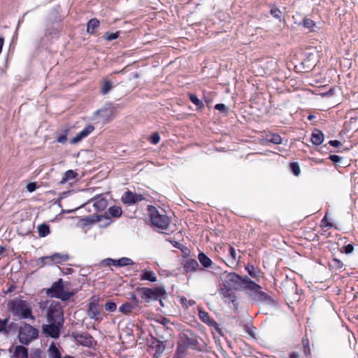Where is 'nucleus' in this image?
I'll use <instances>...</instances> for the list:
<instances>
[{
    "label": "nucleus",
    "instance_id": "obj_4",
    "mask_svg": "<svg viewBox=\"0 0 358 358\" xmlns=\"http://www.w3.org/2000/svg\"><path fill=\"white\" fill-rule=\"evenodd\" d=\"M148 210L152 226L160 230H166L169 228L171 220L166 215L160 213L157 209L152 206H148Z\"/></svg>",
    "mask_w": 358,
    "mask_h": 358
},
{
    "label": "nucleus",
    "instance_id": "obj_2",
    "mask_svg": "<svg viewBox=\"0 0 358 358\" xmlns=\"http://www.w3.org/2000/svg\"><path fill=\"white\" fill-rule=\"evenodd\" d=\"M222 279L225 288L248 290L249 288L257 287L255 285V282L249 278H243L235 273H225L223 274Z\"/></svg>",
    "mask_w": 358,
    "mask_h": 358
},
{
    "label": "nucleus",
    "instance_id": "obj_58",
    "mask_svg": "<svg viewBox=\"0 0 358 358\" xmlns=\"http://www.w3.org/2000/svg\"><path fill=\"white\" fill-rule=\"evenodd\" d=\"M334 262H336V266H337L338 267H340V268H341V267H342V266H343V264H342V262H340L339 260H338V259H334Z\"/></svg>",
    "mask_w": 358,
    "mask_h": 358
},
{
    "label": "nucleus",
    "instance_id": "obj_40",
    "mask_svg": "<svg viewBox=\"0 0 358 358\" xmlns=\"http://www.w3.org/2000/svg\"><path fill=\"white\" fill-rule=\"evenodd\" d=\"M186 344L192 348H196L198 345V341L195 337L187 338Z\"/></svg>",
    "mask_w": 358,
    "mask_h": 358
},
{
    "label": "nucleus",
    "instance_id": "obj_26",
    "mask_svg": "<svg viewBox=\"0 0 358 358\" xmlns=\"http://www.w3.org/2000/svg\"><path fill=\"white\" fill-rule=\"evenodd\" d=\"M188 96L191 102L196 106L197 110H201L204 108L203 103L197 97L196 94L190 93L188 94Z\"/></svg>",
    "mask_w": 358,
    "mask_h": 358
},
{
    "label": "nucleus",
    "instance_id": "obj_1",
    "mask_svg": "<svg viewBox=\"0 0 358 358\" xmlns=\"http://www.w3.org/2000/svg\"><path fill=\"white\" fill-rule=\"evenodd\" d=\"M7 308L13 315L20 319L35 320L29 303L23 300L22 296L9 300L7 303Z\"/></svg>",
    "mask_w": 358,
    "mask_h": 358
},
{
    "label": "nucleus",
    "instance_id": "obj_12",
    "mask_svg": "<svg viewBox=\"0 0 358 358\" xmlns=\"http://www.w3.org/2000/svg\"><path fill=\"white\" fill-rule=\"evenodd\" d=\"M75 338L83 345L87 347L92 345L93 338L87 333L77 334Z\"/></svg>",
    "mask_w": 358,
    "mask_h": 358
},
{
    "label": "nucleus",
    "instance_id": "obj_31",
    "mask_svg": "<svg viewBox=\"0 0 358 358\" xmlns=\"http://www.w3.org/2000/svg\"><path fill=\"white\" fill-rule=\"evenodd\" d=\"M108 212L111 216L115 217H120L122 213V208L120 207L116 206L110 207L108 209Z\"/></svg>",
    "mask_w": 358,
    "mask_h": 358
},
{
    "label": "nucleus",
    "instance_id": "obj_33",
    "mask_svg": "<svg viewBox=\"0 0 358 358\" xmlns=\"http://www.w3.org/2000/svg\"><path fill=\"white\" fill-rule=\"evenodd\" d=\"M246 270L248 271L249 275L254 278H257L259 271H258L252 265H248L246 266Z\"/></svg>",
    "mask_w": 358,
    "mask_h": 358
},
{
    "label": "nucleus",
    "instance_id": "obj_13",
    "mask_svg": "<svg viewBox=\"0 0 358 358\" xmlns=\"http://www.w3.org/2000/svg\"><path fill=\"white\" fill-rule=\"evenodd\" d=\"M87 315L91 319L94 320H99L100 311L99 306L96 303L91 302L88 306Z\"/></svg>",
    "mask_w": 358,
    "mask_h": 358
},
{
    "label": "nucleus",
    "instance_id": "obj_39",
    "mask_svg": "<svg viewBox=\"0 0 358 358\" xmlns=\"http://www.w3.org/2000/svg\"><path fill=\"white\" fill-rule=\"evenodd\" d=\"M119 259H120V267L134 264L133 260L129 258L122 257Z\"/></svg>",
    "mask_w": 358,
    "mask_h": 358
},
{
    "label": "nucleus",
    "instance_id": "obj_36",
    "mask_svg": "<svg viewBox=\"0 0 358 358\" xmlns=\"http://www.w3.org/2000/svg\"><path fill=\"white\" fill-rule=\"evenodd\" d=\"M215 110H217L222 113H223L224 114H225L226 115L229 113V108L224 103H217L215 106Z\"/></svg>",
    "mask_w": 358,
    "mask_h": 358
},
{
    "label": "nucleus",
    "instance_id": "obj_20",
    "mask_svg": "<svg viewBox=\"0 0 358 358\" xmlns=\"http://www.w3.org/2000/svg\"><path fill=\"white\" fill-rule=\"evenodd\" d=\"M48 358H62V355L55 343H52L48 350Z\"/></svg>",
    "mask_w": 358,
    "mask_h": 358
},
{
    "label": "nucleus",
    "instance_id": "obj_15",
    "mask_svg": "<svg viewBox=\"0 0 358 358\" xmlns=\"http://www.w3.org/2000/svg\"><path fill=\"white\" fill-rule=\"evenodd\" d=\"M324 141V134L323 133L317 129H315L311 134V142L313 144L315 145H321Z\"/></svg>",
    "mask_w": 358,
    "mask_h": 358
},
{
    "label": "nucleus",
    "instance_id": "obj_44",
    "mask_svg": "<svg viewBox=\"0 0 358 358\" xmlns=\"http://www.w3.org/2000/svg\"><path fill=\"white\" fill-rule=\"evenodd\" d=\"M38 187L36 182H29L26 186L27 191L29 192H33Z\"/></svg>",
    "mask_w": 358,
    "mask_h": 358
},
{
    "label": "nucleus",
    "instance_id": "obj_55",
    "mask_svg": "<svg viewBox=\"0 0 358 358\" xmlns=\"http://www.w3.org/2000/svg\"><path fill=\"white\" fill-rule=\"evenodd\" d=\"M112 261H113V259H110V258H108V259H106L103 261V264L106 266H110L112 264Z\"/></svg>",
    "mask_w": 358,
    "mask_h": 358
},
{
    "label": "nucleus",
    "instance_id": "obj_34",
    "mask_svg": "<svg viewBox=\"0 0 358 358\" xmlns=\"http://www.w3.org/2000/svg\"><path fill=\"white\" fill-rule=\"evenodd\" d=\"M120 31H116L115 33L106 32L104 34L103 38H105V40H106L108 41H110L112 40L117 38L120 36Z\"/></svg>",
    "mask_w": 358,
    "mask_h": 358
},
{
    "label": "nucleus",
    "instance_id": "obj_21",
    "mask_svg": "<svg viewBox=\"0 0 358 358\" xmlns=\"http://www.w3.org/2000/svg\"><path fill=\"white\" fill-rule=\"evenodd\" d=\"M142 280H149L150 282H156L157 277L152 271L143 270L141 276Z\"/></svg>",
    "mask_w": 358,
    "mask_h": 358
},
{
    "label": "nucleus",
    "instance_id": "obj_18",
    "mask_svg": "<svg viewBox=\"0 0 358 358\" xmlns=\"http://www.w3.org/2000/svg\"><path fill=\"white\" fill-rule=\"evenodd\" d=\"M93 206L96 210H103L106 208L107 201L101 196H98L94 199Z\"/></svg>",
    "mask_w": 358,
    "mask_h": 358
},
{
    "label": "nucleus",
    "instance_id": "obj_27",
    "mask_svg": "<svg viewBox=\"0 0 358 358\" xmlns=\"http://www.w3.org/2000/svg\"><path fill=\"white\" fill-rule=\"evenodd\" d=\"M134 308L135 305H133L129 303H125L119 308V310L120 313L124 315H129L132 312Z\"/></svg>",
    "mask_w": 358,
    "mask_h": 358
},
{
    "label": "nucleus",
    "instance_id": "obj_42",
    "mask_svg": "<svg viewBox=\"0 0 358 358\" xmlns=\"http://www.w3.org/2000/svg\"><path fill=\"white\" fill-rule=\"evenodd\" d=\"M329 159L334 164H338L339 163L341 162V160L343 159L342 157H341L340 156L338 155H331L329 157Z\"/></svg>",
    "mask_w": 358,
    "mask_h": 358
},
{
    "label": "nucleus",
    "instance_id": "obj_53",
    "mask_svg": "<svg viewBox=\"0 0 358 358\" xmlns=\"http://www.w3.org/2000/svg\"><path fill=\"white\" fill-rule=\"evenodd\" d=\"M156 347H157V350H156L155 353L161 354L164 349V348L163 346H162L160 344H157Z\"/></svg>",
    "mask_w": 358,
    "mask_h": 358
},
{
    "label": "nucleus",
    "instance_id": "obj_11",
    "mask_svg": "<svg viewBox=\"0 0 358 358\" xmlns=\"http://www.w3.org/2000/svg\"><path fill=\"white\" fill-rule=\"evenodd\" d=\"M40 259L42 262H43L45 260H48L50 261V262L55 264H62L69 259V256L67 255L55 253L51 256L41 257Z\"/></svg>",
    "mask_w": 358,
    "mask_h": 358
},
{
    "label": "nucleus",
    "instance_id": "obj_46",
    "mask_svg": "<svg viewBox=\"0 0 358 358\" xmlns=\"http://www.w3.org/2000/svg\"><path fill=\"white\" fill-rule=\"evenodd\" d=\"M8 323V319L0 320V333L6 331V324Z\"/></svg>",
    "mask_w": 358,
    "mask_h": 358
},
{
    "label": "nucleus",
    "instance_id": "obj_38",
    "mask_svg": "<svg viewBox=\"0 0 358 358\" xmlns=\"http://www.w3.org/2000/svg\"><path fill=\"white\" fill-rule=\"evenodd\" d=\"M78 173L73 170L66 171L62 179H74L77 177Z\"/></svg>",
    "mask_w": 358,
    "mask_h": 358
},
{
    "label": "nucleus",
    "instance_id": "obj_60",
    "mask_svg": "<svg viewBox=\"0 0 358 358\" xmlns=\"http://www.w3.org/2000/svg\"><path fill=\"white\" fill-rule=\"evenodd\" d=\"M334 89H329V90L327 92V94L332 95L334 94Z\"/></svg>",
    "mask_w": 358,
    "mask_h": 358
},
{
    "label": "nucleus",
    "instance_id": "obj_56",
    "mask_svg": "<svg viewBox=\"0 0 358 358\" xmlns=\"http://www.w3.org/2000/svg\"><path fill=\"white\" fill-rule=\"evenodd\" d=\"M112 265H114L115 266H119L120 267V259H113L112 261Z\"/></svg>",
    "mask_w": 358,
    "mask_h": 358
},
{
    "label": "nucleus",
    "instance_id": "obj_35",
    "mask_svg": "<svg viewBox=\"0 0 358 358\" xmlns=\"http://www.w3.org/2000/svg\"><path fill=\"white\" fill-rule=\"evenodd\" d=\"M112 88V83L109 80H105L103 85L101 88V93L103 94H106L109 92V91Z\"/></svg>",
    "mask_w": 358,
    "mask_h": 358
},
{
    "label": "nucleus",
    "instance_id": "obj_24",
    "mask_svg": "<svg viewBox=\"0 0 358 358\" xmlns=\"http://www.w3.org/2000/svg\"><path fill=\"white\" fill-rule=\"evenodd\" d=\"M198 259L201 265L205 268H209L213 264L211 259L203 252L199 254Z\"/></svg>",
    "mask_w": 358,
    "mask_h": 358
},
{
    "label": "nucleus",
    "instance_id": "obj_29",
    "mask_svg": "<svg viewBox=\"0 0 358 358\" xmlns=\"http://www.w3.org/2000/svg\"><path fill=\"white\" fill-rule=\"evenodd\" d=\"M38 232L41 237H45L50 234V227L45 224H40L38 227Z\"/></svg>",
    "mask_w": 358,
    "mask_h": 358
},
{
    "label": "nucleus",
    "instance_id": "obj_57",
    "mask_svg": "<svg viewBox=\"0 0 358 358\" xmlns=\"http://www.w3.org/2000/svg\"><path fill=\"white\" fill-rule=\"evenodd\" d=\"M108 112V110L107 109H101V110H98L96 111V114H102L103 113H107Z\"/></svg>",
    "mask_w": 358,
    "mask_h": 358
},
{
    "label": "nucleus",
    "instance_id": "obj_23",
    "mask_svg": "<svg viewBox=\"0 0 358 358\" xmlns=\"http://www.w3.org/2000/svg\"><path fill=\"white\" fill-rule=\"evenodd\" d=\"M231 289H232L226 288L225 289H222L221 291L223 298L226 299V302L231 301L234 303L235 301L236 296Z\"/></svg>",
    "mask_w": 358,
    "mask_h": 358
},
{
    "label": "nucleus",
    "instance_id": "obj_37",
    "mask_svg": "<svg viewBox=\"0 0 358 358\" xmlns=\"http://www.w3.org/2000/svg\"><path fill=\"white\" fill-rule=\"evenodd\" d=\"M270 13L276 19H278V20H280L281 18V15H282V12L280 11V10L275 7V6H273L271 8V10H270Z\"/></svg>",
    "mask_w": 358,
    "mask_h": 358
},
{
    "label": "nucleus",
    "instance_id": "obj_43",
    "mask_svg": "<svg viewBox=\"0 0 358 358\" xmlns=\"http://www.w3.org/2000/svg\"><path fill=\"white\" fill-rule=\"evenodd\" d=\"M159 140H160V136L158 133H154L150 136V142L152 144H155V145L157 144L159 142Z\"/></svg>",
    "mask_w": 358,
    "mask_h": 358
},
{
    "label": "nucleus",
    "instance_id": "obj_47",
    "mask_svg": "<svg viewBox=\"0 0 358 358\" xmlns=\"http://www.w3.org/2000/svg\"><path fill=\"white\" fill-rule=\"evenodd\" d=\"M229 252H230V255H231V258L234 260H236V259L239 260L240 259L241 256H238V257H236V253L235 249L232 246L229 247Z\"/></svg>",
    "mask_w": 358,
    "mask_h": 358
},
{
    "label": "nucleus",
    "instance_id": "obj_3",
    "mask_svg": "<svg viewBox=\"0 0 358 358\" xmlns=\"http://www.w3.org/2000/svg\"><path fill=\"white\" fill-rule=\"evenodd\" d=\"M64 283L65 282L62 278H59L52 285L51 287L46 289V294L50 297L59 299L62 301L69 300L75 293L66 290Z\"/></svg>",
    "mask_w": 358,
    "mask_h": 358
},
{
    "label": "nucleus",
    "instance_id": "obj_51",
    "mask_svg": "<svg viewBox=\"0 0 358 358\" xmlns=\"http://www.w3.org/2000/svg\"><path fill=\"white\" fill-rule=\"evenodd\" d=\"M288 358H300V355L298 352L293 351L289 354Z\"/></svg>",
    "mask_w": 358,
    "mask_h": 358
},
{
    "label": "nucleus",
    "instance_id": "obj_5",
    "mask_svg": "<svg viewBox=\"0 0 358 358\" xmlns=\"http://www.w3.org/2000/svg\"><path fill=\"white\" fill-rule=\"evenodd\" d=\"M38 330L31 325L24 324L19 329L18 338L21 343L28 345L38 336Z\"/></svg>",
    "mask_w": 358,
    "mask_h": 358
},
{
    "label": "nucleus",
    "instance_id": "obj_54",
    "mask_svg": "<svg viewBox=\"0 0 358 358\" xmlns=\"http://www.w3.org/2000/svg\"><path fill=\"white\" fill-rule=\"evenodd\" d=\"M135 196H136V197L134 198V203L136 202L141 201L143 200V199H144L143 196L141 194H135Z\"/></svg>",
    "mask_w": 358,
    "mask_h": 358
},
{
    "label": "nucleus",
    "instance_id": "obj_48",
    "mask_svg": "<svg viewBox=\"0 0 358 358\" xmlns=\"http://www.w3.org/2000/svg\"><path fill=\"white\" fill-rule=\"evenodd\" d=\"M329 144L334 148H340L342 146V143L338 140H331Z\"/></svg>",
    "mask_w": 358,
    "mask_h": 358
},
{
    "label": "nucleus",
    "instance_id": "obj_19",
    "mask_svg": "<svg viewBox=\"0 0 358 358\" xmlns=\"http://www.w3.org/2000/svg\"><path fill=\"white\" fill-rule=\"evenodd\" d=\"M100 22L96 18L90 20L87 24V32L93 34L95 29L99 27Z\"/></svg>",
    "mask_w": 358,
    "mask_h": 358
},
{
    "label": "nucleus",
    "instance_id": "obj_28",
    "mask_svg": "<svg viewBox=\"0 0 358 358\" xmlns=\"http://www.w3.org/2000/svg\"><path fill=\"white\" fill-rule=\"evenodd\" d=\"M136 197L135 194L128 191L124 193L122 197V201L124 203L132 204L134 203V198Z\"/></svg>",
    "mask_w": 358,
    "mask_h": 358
},
{
    "label": "nucleus",
    "instance_id": "obj_45",
    "mask_svg": "<svg viewBox=\"0 0 358 358\" xmlns=\"http://www.w3.org/2000/svg\"><path fill=\"white\" fill-rule=\"evenodd\" d=\"M303 353L306 357L311 355V350L308 342L306 344L303 343Z\"/></svg>",
    "mask_w": 358,
    "mask_h": 358
},
{
    "label": "nucleus",
    "instance_id": "obj_49",
    "mask_svg": "<svg viewBox=\"0 0 358 358\" xmlns=\"http://www.w3.org/2000/svg\"><path fill=\"white\" fill-rule=\"evenodd\" d=\"M343 250L345 254H350L354 250V247L352 244H348L343 247Z\"/></svg>",
    "mask_w": 358,
    "mask_h": 358
},
{
    "label": "nucleus",
    "instance_id": "obj_7",
    "mask_svg": "<svg viewBox=\"0 0 358 358\" xmlns=\"http://www.w3.org/2000/svg\"><path fill=\"white\" fill-rule=\"evenodd\" d=\"M139 291L141 292V298L147 302H150L152 300H157L158 298L166 294L165 290L160 287H155L153 289L142 287Z\"/></svg>",
    "mask_w": 358,
    "mask_h": 358
},
{
    "label": "nucleus",
    "instance_id": "obj_16",
    "mask_svg": "<svg viewBox=\"0 0 358 358\" xmlns=\"http://www.w3.org/2000/svg\"><path fill=\"white\" fill-rule=\"evenodd\" d=\"M199 265L196 259H188L184 264V270L186 273L194 272L197 270Z\"/></svg>",
    "mask_w": 358,
    "mask_h": 358
},
{
    "label": "nucleus",
    "instance_id": "obj_22",
    "mask_svg": "<svg viewBox=\"0 0 358 358\" xmlns=\"http://www.w3.org/2000/svg\"><path fill=\"white\" fill-rule=\"evenodd\" d=\"M266 140L275 145H280L282 143V138L278 134L269 133L266 134Z\"/></svg>",
    "mask_w": 358,
    "mask_h": 358
},
{
    "label": "nucleus",
    "instance_id": "obj_6",
    "mask_svg": "<svg viewBox=\"0 0 358 358\" xmlns=\"http://www.w3.org/2000/svg\"><path fill=\"white\" fill-rule=\"evenodd\" d=\"M257 287L249 288L248 291H251V296L254 301L261 302L266 305L275 306V302L273 298L268 295L266 292L261 290L262 287L255 282Z\"/></svg>",
    "mask_w": 358,
    "mask_h": 358
},
{
    "label": "nucleus",
    "instance_id": "obj_50",
    "mask_svg": "<svg viewBox=\"0 0 358 358\" xmlns=\"http://www.w3.org/2000/svg\"><path fill=\"white\" fill-rule=\"evenodd\" d=\"M30 358H42L41 351L36 350L33 353H31Z\"/></svg>",
    "mask_w": 358,
    "mask_h": 358
},
{
    "label": "nucleus",
    "instance_id": "obj_10",
    "mask_svg": "<svg viewBox=\"0 0 358 358\" xmlns=\"http://www.w3.org/2000/svg\"><path fill=\"white\" fill-rule=\"evenodd\" d=\"M94 130V127L92 124H89L85 127L81 131L78 133L76 136L71 138L70 143L71 144H76L81 141L83 138L88 136Z\"/></svg>",
    "mask_w": 358,
    "mask_h": 358
},
{
    "label": "nucleus",
    "instance_id": "obj_30",
    "mask_svg": "<svg viewBox=\"0 0 358 358\" xmlns=\"http://www.w3.org/2000/svg\"><path fill=\"white\" fill-rule=\"evenodd\" d=\"M63 131H64V134H59V132H57V141L59 143H65L67 141V134L69 132V129L68 128H64L63 129Z\"/></svg>",
    "mask_w": 358,
    "mask_h": 358
},
{
    "label": "nucleus",
    "instance_id": "obj_9",
    "mask_svg": "<svg viewBox=\"0 0 358 358\" xmlns=\"http://www.w3.org/2000/svg\"><path fill=\"white\" fill-rule=\"evenodd\" d=\"M48 322H63V313L62 311V309L59 306H50L48 311Z\"/></svg>",
    "mask_w": 358,
    "mask_h": 358
},
{
    "label": "nucleus",
    "instance_id": "obj_41",
    "mask_svg": "<svg viewBox=\"0 0 358 358\" xmlns=\"http://www.w3.org/2000/svg\"><path fill=\"white\" fill-rule=\"evenodd\" d=\"M116 304L114 302H107L104 308L106 310L109 312H114L116 310Z\"/></svg>",
    "mask_w": 358,
    "mask_h": 358
},
{
    "label": "nucleus",
    "instance_id": "obj_25",
    "mask_svg": "<svg viewBox=\"0 0 358 358\" xmlns=\"http://www.w3.org/2000/svg\"><path fill=\"white\" fill-rule=\"evenodd\" d=\"M299 24L303 25L305 28L308 29L310 31H314L315 27H316L315 22L307 17H304Z\"/></svg>",
    "mask_w": 358,
    "mask_h": 358
},
{
    "label": "nucleus",
    "instance_id": "obj_17",
    "mask_svg": "<svg viewBox=\"0 0 358 358\" xmlns=\"http://www.w3.org/2000/svg\"><path fill=\"white\" fill-rule=\"evenodd\" d=\"M12 357L13 358H28V350L22 345L16 346Z\"/></svg>",
    "mask_w": 358,
    "mask_h": 358
},
{
    "label": "nucleus",
    "instance_id": "obj_59",
    "mask_svg": "<svg viewBox=\"0 0 358 358\" xmlns=\"http://www.w3.org/2000/svg\"><path fill=\"white\" fill-rule=\"evenodd\" d=\"M132 300L135 303V306H136V304L138 303V299H137V298H136V296L135 295L132 296Z\"/></svg>",
    "mask_w": 358,
    "mask_h": 358
},
{
    "label": "nucleus",
    "instance_id": "obj_62",
    "mask_svg": "<svg viewBox=\"0 0 358 358\" xmlns=\"http://www.w3.org/2000/svg\"><path fill=\"white\" fill-rule=\"evenodd\" d=\"M124 69H122V70L119 71H114L113 73L114 74L122 73L124 72Z\"/></svg>",
    "mask_w": 358,
    "mask_h": 358
},
{
    "label": "nucleus",
    "instance_id": "obj_32",
    "mask_svg": "<svg viewBox=\"0 0 358 358\" xmlns=\"http://www.w3.org/2000/svg\"><path fill=\"white\" fill-rule=\"evenodd\" d=\"M289 169L295 176H299L301 173L300 166L298 162H291L289 164Z\"/></svg>",
    "mask_w": 358,
    "mask_h": 358
},
{
    "label": "nucleus",
    "instance_id": "obj_14",
    "mask_svg": "<svg viewBox=\"0 0 358 358\" xmlns=\"http://www.w3.org/2000/svg\"><path fill=\"white\" fill-rule=\"evenodd\" d=\"M199 316L200 320L206 324L210 327H215L217 325V322L210 317L206 311L200 309L199 310Z\"/></svg>",
    "mask_w": 358,
    "mask_h": 358
},
{
    "label": "nucleus",
    "instance_id": "obj_63",
    "mask_svg": "<svg viewBox=\"0 0 358 358\" xmlns=\"http://www.w3.org/2000/svg\"><path fill=\"white\" fill-rule=\"evenodd\" d=\"M4 250V248L3 247H1L0 248V252H2V251Z\"/></svg>",
    "mask_w": 358,
    "mask_h": 358
},
{
    "label": "nucleus",
    "instance_id": "obj_8",
    "mask_svg": "<svg viewBox=\"0 0 358 358\" xmlns=\"http://www.w3.org/2000/svg\"><path fill=\"white\" fill-rule=\"evenodd\" d=\"M62 323L53 321L48 322V324L43 325V332L47 336L57 338L59 336L60 327Z\"/></svg>",
    "mask_w": 358,
    "mask_h": 358
},
{
    "label": "nucleus",
    "instance_id": "obj_52",
    "mask_svg": "<svg viewBox=\"0 0 358 358\" xmlns=\"http://www.w3.org/2000/svg\"><path fill=\"white\" fill-rule=\"evenodd\" d=\"M322 222L325 224V226L327 227H333V224L332 223H330V222H327V215L324 217V218L322 219Z\"/></svg>",
    "mask_w": 358,
    "mask_h": 358
},
{
    "label": "nucleus",
    "instance_id": "obj_61",
    "mask_svg": "<svg viewBox=\"0 0 358 358\" xmlns=\"http://www.w3.org/2000/svg\"><path fill=\"white\" fill-rule=\"evenodd\" d=\"M314 118H315V115H309L308 116V119L309 120H313V119H314Z\"/></svg>",
    "mask_w": 358,
    "mask_h": 358
},
{
    "label": "nucleus",
    "instance_id": "obj_64",
    "mask_svg": "<svg viewBox=\"0 0 358 358\" xmlns=\"http://www.w3.org/2000/svg\"><path fill=\"white\" fill-rule=\"evenodd\" d=\"M66 180H64L61 182V183H64V182H66Z\"/></svg>",
    "mask_w": 358,
    "mask_h": 358
}]
</instances>
